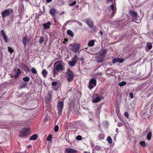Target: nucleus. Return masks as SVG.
<instances>
[{
  "label": "nucleus",
  "instance_id": "obj_21",
  "mask_svg": "<svg viewBox=\"0 0 153 153\" xmlns=\"http://www.w3.org/2000/svg\"><path fill=\"white\" fill-rule=\"evenodd\" d=\"M42 73L44 78L46 77L48 74V72L46 70L44 69L42 71Z\"/></svg>",
  "mask_w": 153,
  "mask_h": 153
},
{
  "label": "nucleus",
  "instance_id": "obj_25",
  "mask_svg": "<svg viewBox=\"0 0 153 153\" xmlns=\"http://www.w3.org/2000/svg\"><path fill=\"white\" fill-rule=\"evenodd\" d=\"M152 133L151 132L148 133L147 136V139L148 140H151L152 136Z\"/></svg>",
  "mask_w": 153,
  "mask_h": 153
},
{
  "label": "nucleus",
  "instance_id": "obj_34",
  "mask_svg": "<svg viewBox=\"0 0 153 153\" xmlns=\"http://www.w3.org/2000/svg\"><path fill=\"white\" fill-rule=\"evenodd\" d=\"M44 41V38L42 36H41L40 38L39 42V44H42Z\"/></svg>",
  "mask_w": 153,
  "mask_h": 153
},
{
  "label": "nucleus",
  "instance_id": "obj_55",
  "mask_svg": "<svg viewBox=\"0 0 153 153\" xmlns=\"http://www.w3.org/2000/svg\"><path fill=\"white\" fill-rule=\"evenodd\" d=\"M99 75L101 76L102 75V74L101 73H99Z\"/></svg>",
  "mask_w": 153,
  "mask_h": 153
},
{
  "label": "nucleus",
  "instance_id": "obj_28",
  "mask_svg": "<svg viewBox=\"0 0 153 153\" xmlns=\"http://www.w3.org/2000/svg\"><path fill=\"white\" fill-rule=\"evenodd\" d=\"M27 38L26 37H23L22 39V42L25 46H26V44L27 43Z\"/></svg>",
  "mask_w": 153,
  "mask_h": 153
},
{
  "label": "nucleus",
  "instance_id": "obj_22",
  "mask_svg": "<svg viewBox=\"0 0 153 153\" xmlns=\"http://www.w3.org/2000/svg\"><path fill=\"white\" fill-rule=\"evenodd\" d=\"M37 137V135L36 134H34L30 137V140H34L36 139Z\"/></svg>",
  "mask_w": 153,
  "mask_h": 153
},
{
  "label": "nucleus",
  "instance_id": "obj_56",
  "mask_svg": "<svg viewBox=\"0 0 153 153\" xmlns=\"http://www.w3.org/2000/svg\"><path fill=\"white\" fill-rule=\"evenodd\" d=\"M65 13V12L63 11L62 12V14H64Z\"/></svg>",
  "mask_w": 153,
  "mask_h": 153
},
{
  "label": "nucleus",
  "instance_id": "obj_40",
  "mask_svg": "<svg viewBox=\"0 0 153 153\" xmlns=\"http://www.w3.org/2000/svg\"><path fill=\"white\" fill-rule=\"evenodd\" d=\"M101 97L97 96L96 97V103L100 101L101 99Z\"/></svg>",
  "mask_w": 153,
  "mask_h": 153
},
{
  "label": "nucleus",
  "instance_id": "obj_2",
  "mask_svg": "<svg viewBox=\"0 0 153 153\" xmlns=\"http://www.w3.org/2000/svg\"><path fill=\"white\" fill-rule=\"evenodd\" d=\"M107 52L106 50H103L102 51L100 52L99 54H97V56L96 57V61H97L98 62L101 63L103 61ZM96 55H97V54Z\"/></svg>",
  "mask_w": 153,
  "mask_h": 153
},
{
  "label": "nucleus",
  "instance_id": "obj_54",
  "mask_svg": "<svg viewBox=\"0 0 153 153\" xmlns=\"http://www.w3.org/2000/svg\"><path fill=\"white\" fill-rule=\"evenodd\" d=\"M113 0H108V2H112Z\"/></svg>",
  "mask_w": 153,
  "mask_h": 153
},
{
  "label": "nucleus",
  "instance_id": "obj_60",
  "mask_svg": "<svg viewBox=\"0 0 153 153\" xmlns=\"http://www.w3.org/2000/svg\"><path fill=\"white\" fill-rule=\"evenodd\" d=\"M90 120H92L91 119V118H90Z\"/></svg>",
  "mask_w": 153,
  "mask_h": 153
},
{
  "label": "nucleus",
  "instance_id": "obj_8",
  "mask_svg": "<svg viewBox=\"0 0 153 153\" xmlns=\"http://www.w3.org/2000/svg\"><path fill=\"white\" fill-rule=\"evenodd\" d=\"M10 14V12L9 9H6L4 10L1 13V14L3 19L5 18L6 17L9 16Z\"/></svg>",
  "mask_w": 153,
  "mask_h": 153
},
{
  "label": "nucleus",
  "instance_id": "obj_16",
  "mask_svg": "<svg viewBox=\"0 0 153 153\" xmlns=\"http://www.w3.org/2000/svg\"><path fill=\"white\" fill-rule=\"evenodd\" d=\"M51 99V95L50 93H48L45 98V101L46 102H48Z\"/></svg>",
  "mask_w": 153,
  "mask_h": 153
},
{
  "label": "nucleus",
  "instance_id": "obj_31",
  "mask_svg": "<svg viewBox=\"0 0 153 153\" xmlns=\"http://www.w3.org/2000/svg\"><path fill=\"white\" fill-rule=\"evenodd\" d=\"M147 48L150 50L152 48V45L151 43L150 42H149L147 43Z\"/></svg>",
  "mask_w": 153,
  "mask_h": 153
},
{
  "label": "nucleus",
  "instance_id": "obj_62",
  "mask_svg": "<svg viewBox=\"0 0 153 153\" xmlns=\"http://www.w3.org/2000/svg\"><path fill=\"white\" fill-rule=\"evenodd\" d=\"M11 10L13 11L12 9H11Z\"/></svg>",
  "mask_w": 153,
  "mask_h": 153
},
{
  "label": "nucleus",
  "instance_id": "obj_24",
  "mask_svg": "<svg viewBox=\"0 0 153 153\" xmlns=\"http://www.w3.org/2000/svg\"><path fill=\"white\" fill-rule=\"evenodd\" d=\"M94 44V40H91L89 41L88 43V45L90 47L93 46Z\"/></svg>",
  "mask_w": 153,
  "mask_h": 153
},
{
  "label": "nucleus",
  "instance_id": "obj_11",
  "mask_svg": "<svg viewBox=\"0 0 153 153\" xmlns=\"http://www.w3.org/2000/svg\"><path fill=\"white\" fill-rule=\"evenodd\" d=\"M124 61V60L122 58H114L112 61V62L113 64H115L116 62H119L120 63L123 62Z\"/></svg>",
  "mask_w": 153,
  "mask_h": 153
},
{
  "label": "nucleus",
  "instance_id": "obj_7",
  "mask_svg": "<svg viewBox=\"0 0 153 153\" xmlns=\"http://www.w3.org/2000/svg\"><path fill=\"white\" fill-rule=\"evenodd\" d=\"M63 107V103L62 102L59 101L57 104V108L58 111V113L60 114L62 111Z\"/></svg>",
  "mask_w": 153,
  "mask_h": 153
},
{
  "label": "nucleus",
  "instance_id": "obj_30",
  "mask_svg": "<svg viewBox=\"0 0 153 153\" xmlns=\"http://www.w3.org/2000/svg\"><path fill=\"white\" fill-rule=\"evenodd\" d=\"M126 84V83L125 81H122L120 82L118 84V85L120 86H122L125 85Z\"/></svg>",
  "mask_w": 153,
  "mask_h": 153
},
{
  "label": "nucleus",
  "instance_id": "obj_45",
  "mask_svg": "<svg viewBox=\"0 0 153 153\" xmlns=\"http://www.w3.org/2000/svg\"><path fill=\"white\" fill-rule=\"evenodd\" d=\"M129 96L131 98H134L133 94L132 93H130L129 94Z\"/></svg>",
  "mask_w": 153,
  "mask_h": 153
},
{
  "label": "nucleus",
  "instance_id": "obj_17",
  "mask_svg": "<svg viewBox=\"0 0 153 153\" xmlns=\"http://www.w3.org/2000/svg\"><path fill=\"white\" fill-rule=\"evenodd\" d=\"M27 85V83L25 82H21L20 83V84L19 87V89H21L25 88Z\"/></svg>",
  "mask_w": 153,
  "mask_h": 153
},
{
  "label": "nucleus",
  "instance_id": "obj_43",
  "mask_svg": "<svg viewBox=\"0 0 153 153\" xmlns=\"http://www.w3.org/2000/svg\"><path fill=\"white\" fill-rule=\"evenodd\" d=\"M124 115L127 118H128V112L127 111H126L124 113Z\"/></svg>",
  "mask_w": 153,
  "mask_h": 153
},
{
  "label": "nucleus",
  "instance_id": "obj_53",
  "mask_svg": "<svg viewBox=\"0 0 153 153\" xmlns=\"http://www.w3.org/2000/svg\"><path fill=\"white\" fill-rule=\"evenodd\" d=\"M27 42H29L30 41V39H29L27 38Z\"/></svg>",
  "mask_w": 153,
  "mask_h": 153
},
{
  "label": "nucleus",
  "instance_id": "obj_20",
  "mask_svg": "<svg viewBox=\"0 0 153 153\" xmlns=\"http://www.w3.org/2000/svg\"><path fill=\"white\" fill-rule=\"evenodd\" d=\"M86 23L91 27H93V23L92 21L90 20H86Z\"/></svg>",
  "mask_w": 153,
  "mask_h": 153
},
{
  "label": "nucleus",
  "instance_id": "obj_42",
  "mask_svg": "<svg viewBox=\"0 0 153 153\" xmlns=\"http://www.w3.org/2000/svg\"><path fill=\"white\" fill-rule=\"evenodd\" d=\"M59 129V127L58 126H56L54 128V130L55 132H57Z\"/></svg>",
  "mask_w": 153,
  "mask_h": 153
},
{
  "label": "nucleus",
  "instance_id": "obj_46",
  "mask_svg": "<svg viewBox=\"0 0 153 153\" xmlns=\"http://www.w3.org/2000/svg\"><path fill=\"white\" fill-rule=\"evenodd\" d=\"M118 126H122V124L121 123H119L118 124Z\"/></svg>",
  "mask_w": 153,
  "mask_h": 153
},
{
  "label": "nucleus",
  "instance_id": "obj_12",
  "mask_svg": "<svg viewBox=\"0 0 153 153\" xmlns=\"http://www.w3.org/2000/svg\"><path fill=\"white\" fill-rule=\"evenodd\" d=\"M65 153H75L77 152V151L73 148H68L65 149Z\"/></svg>",
  "mask_w": 153,
  "mask_h": 153
},
{
  "label": "nucleus",
  "instance_id": "obj_27",
  "mask_svg": "<svg viewBox=\"0 0 153 153\" xmlns=\"http://www.w3.org/2000/svg\"><path fill=\"white\" fill-rule=\"evenodd\" d=\"M140 145L143 147H145L146 146V144L144 141H141L140 142Z\"/></svg>",
  "mask_w": 153,
  "mask_h": 153
},
{
  "label": "nucleus",
  "instance_id": "obj_41",
  "mask_svg": "<svg viewBox=\"0 0 153 153\" xmlns=\"http://www.w3.org/2000/svg\"><path fill=\"white\" fill-rule=\"evenodd\" d=\"M76 3V1H74L73 2L70 3L69 4V6H73Z\"/></svg>",
  "mask_w": 153,
  "mask_h": 153
},
{
  "label": "nucleus",
  "instance_id": "obj_48",
  "mask_svg": "<svg viewBox=\"0 0 153 153\" xmlns=\"http://www.w3.org/2000/svg\"><path fill=\"white\" fill-rule=\"evenodd\" d=\"M99 33L100 34L101 36H102L103 34V33L102 31H100Z\"/></svg>",
  "mask_w": 153,
  "mask_h": 153
},
{
  "label": "nucleus",
  "instance_id": "obj_47",
  "mask_svg": "<svg viewBox=\"0 0 153 153\" xmlns=\"http://www.w3.org/2000/svg\"><path fill=\"white\" fill-rule=\"evenodd\" d=\"M79 59H80L81 60L83 61L84 60V58L83 57H82L79 58Z\"/></svg>",
  "mask_w": 153,
  "mask_h": 153
},
{
  "label": "nucleus",
  "instance_id": "obj_52",
  "mask_svg": "<svg viewBox=\"0 0 153 153\" xmlns=\"http://www.w3.org/2000/svg\"><path fill=\"white\" fill-rule=\"evenodd\" d=\"M118 129L117 128H116V131L117 132V133H118Z\"/></svg>",
  "mask_w": 153,
  "mask_h": 153
},
{
  "label": "nucleus",
  "instance_id": "obj_49",
  "mask_svg": "<svg viewBox=\"0 0 153 153\" xmlns=\"http://www.w3.org/2000/svg\"><path fill=\"white\" fill-rule=\"evenodd\" d=\"M52 0H46V2L47 3H49Z\"/></svg>",
  "mask_w": 153,
  "mask_h": 153
},
{
  "label": "nucleus",
  "instance_id": "obj_50",
  "mask_svg": "<svg viewBox=\"0 0 153 153\" xmlns=\"http://www.w3.org/2000/svg\"><path fill=\"white\" fill-rule=\"evenodd\" d=\"M93 102L94 103H96V99H94L93 100Z\"/></svg>",
  "mask_w": 153,
  "mask_h": 153
},
{
  "label": "nucleus",
  "instance_id": "obj_4",
  "mask_svg": "<svg viewBox=\"0 0 153 153\" xmlns=\"http://www.w3.org/2000/svg\"><path fill=\"white\" fill-rule=\"evenodd\" d=\"M30 128L29 127L25 128L23 130L21 131L19 136L21 137H23L29 134L30 131Z\"/></svg>",
  "mask_w": 153,
  "mask_h": 153
},
{
  "label": "nucleus",
  "instance_id": "obj_26",
  "mask_svg": "<svg viewBox=\"0 0 153 153\" xmlns=\"http://www.w3.org/2000/svg\"><path fill=\"white\" fill-rule=\"evenodd\" d=\"M67 33L68 35H70L72 37L74 36V33L71 30H69L67 31Z\"/></svg>",
  "mask_w": 153,
  "mask_h": 153
},
{
  "label": "nucleus",
  "instance_id": "obj_61",
  "mask_svg": "<svg viewBox=\"0 0 153 153\" xmlns=\"http://www.w3.org/2000/svg\"><path fill=\"white\" fill-rule=\"evenodd\" d=\"M97 75H98L97 74H96V76H97Z\"/></svg>",
  "mask_w": 153,
  "mask_h": 153
},
{
  "label": "nucleus",
  "instance_id": "obj_57",
  "mask_svg": "<svg viewBox=\"0 0 153 153\" xmlns=\"http://www.w3.org/2000/svg\"><path fill=\"white\" fill-rule=\"evenodd\" d=\"M67 40H68L67 39H64V41H67Z\"/></svg>",
  "mask_w": 153,
  "mask_h": 153
},
{
  "label": "nucleus",
  "instance_id": "obj_51",
  "mask_svg": "<svg viewBox=\"0 0 153 153\" xmlns=\"http://www.w3.org/2000/svg\"><path fill=\"white\" fill-rule=\"evenodd\" d=\"M78 23L79 25H80V26H82V23H81V22H78Z\"/></svg>",
  "mask_w": 153,
  "mask_h": 153
},
{
  "label": "nucleus",
  "instance_id": "obj_6",
  "mask_svg": "<svg viewBox=\"0 0 153 153\" xmlns=\"http://www.w3.org/2000/svg\"><path fill=\"white\" fill-rule=\"evenodd\" d=\"M129 14L131 16L134 20H136L137 17H139L137 13L133 10H130L129 12Z\"/></svg>",
  "mask_w": 153,
  "mask_h": 153
},
{
  "label": "nucleus",
  "instance_id": "obj_37",
  "mask_svg": "<svg viewBox=\"0 0 153 153\" xmlns=\"http://www.w3.org/2000/svg\"><path fill=\"white\" fill-rule=\"evenodd\" d=\"M52 135L51 134H50L48 135V136L47 137L46 140L48 141H50L52 139Z\"/></svg>",
  "mask_w": 153,
  "mask_h": 153
},
{
  "label": "nucleus",
  "instance_id": "obj_15",
  "mask_svg": "<svg viewBox=\"0 0 153 153\" xmlns=\"http://www.w3.org/2000/svg\"><path fill=\"white\" fill-rule=\"evenodd\" d=\"M14 71L16 73L15 76V78H17L19 76L21 72L19 69L16 70V69H14Z\"/></svg>",
  "mask_w": 153,
  "mask_h": 153
},
{
  "label": "nucleus",
  "instance_id": "obj_39",
  "mask_svg": "<svg viewBox=\"0 0 153 153\" xmlns=\"http://www.w3.org/2000/svg\"><path fill=\"white\" fill-rule=\"evenodd\" d=\"M76 139L77 140H81L82 139V137L81 136L78 135L76 137Z\"/></svg>",
  "mask_w": 153,
  "mask_h": 153
},
{
  "label": "nucleus",
  "instance_id": "obj_58",
  "mask_svg": "<svg viewBox=\"0 0 153 153\" xmlns=\"http://www.w3.org/2000/svg\"><path fill=\"white\" fill-rule=\"evenodd\" d=\"M152 18L153 19V14L152 15Z\"/></svg>",
  "mask_w": 153,
  "mask_h": 153
},
{
  "label": "nucleus",
  "instance_id": "obj_5",
  "mask_svg": "<svg viewBox=\"0 0 153 153\" xmlns=\"http://www.w3.org/2000/svg\"><path fill=\"white\" fill-rule=\"evenodd\" d=\"M96 85V79L94 78L91 79L89 82L88 87L90 90L92 89Z\"/></svg>",
  "mask_w": 153,
  "mask_h": 153
},
{
  "label": "nucleus",
  "instance_id": "obj_1",
  "mask_svg": "<svg viewBox=\"0 0 153 153\" xmlns=\"http://www.w3.org/2000/svg\"><path fill=\"white\" fill-rule=\"evenodd\" d=\"M58 61H57L54 63V66L57 63ZM65 69L64 67L62 65L58 64L55 67H54L53 69V74L55 76L56 75H57L58 74V72L62 71L64 70Z\"/></svg>",
  "mask_w": 153,
  "mask_h": 153
},
{
  "label": "nucleus",
  "instance_id": "obj_3",
  "mask_svg": "<svg viewBox=\"0 0 153 153\" xmlns=\"http://www.w3.org/2000/svg\"><path fill=\"white\" fill-rule=\"evenodd\" d=\"M66 74V77L67 80L69 82H71L72 81L74 76V73L71 69H68Z\"/></svg>",
  "mask_w": 153,
  "mask_h": 153
},
{
  "label": "nucleus",
  "instance_id": "obj_10",
  "mask_svg": "<svg viewBox=\"0 0 153 153\" xmlns=\"http://www.w3.org/2000/svg\"><path fill=\"white\" fill-rule=\"evenodd\" d=\"M49 13L53 17H54L57 14V12L55 8H52L50 9Z\"/></svg>",
  "mask_w": 153,
  "mask_h": 153
},
{
  "label": "nucleus",
  "instance_id": "obj_29",
  "mask_svg": "<svg viewBox=\"0 0 153 153\" xmlns=\"http://www.w3.org/2000/svg\"><path fill=\"white\" fill-rule=\"evenodd\" d=\"M107 140L108 143L110 144H111L112 143V140L110 136H108L107 139Z\"/></svg>",
  "mask_w": 153,
  "mask_h": 153
},
{
  "label": "nucleus",
  "instance_id": "obj_18",
  "mask_svg": "<svg viewBox=\"0 0 153 153\" xmlns=\"http://www.w3.org/2000/svg\"><path fill=\"white\" fill-rule=\"evenodd\" d=\"M51 22H48L44 24V27L45 29H48L50 27L51 25Z\"/></svg>",
  "mask_w": 153,
  "mask_h": 153
},
{
  "label": "nucleus",
  "instance_id": "obj_38",
  "mask_svg": "<svg viewBox=\"0 0 153 153\" xmlns=\"http://www.w3.org/2000/svg\"><path fill=\"white\" fill-rule=\"evenodd\" d=\"M8 51L10 53H12L13 52V50L10 47H8Z\"/></svg>",
  "mask_w": 153,
  "mask_h": 153
},
{
  "label": "nucleus",
  "instance_id": "obj_9",
  "mask_svg": "<svg viewBox=\"0 0 153 153\" xmlns=\"http://www.w3.org/2000/svg\"><path fill=\"white\" fill-rule=\"evenodd\" d=\"M106 71L108 72V71H111V72L109 73H108L107 72L106 75L108 76H114V74H113V73H114V74H115L116 73V71L114 69H111L109 68L108 69L106 70Z\"/></svg>",
  "mask_w": 153,
  "mask_h": 153
},
{
  "label": "nucleus",
  "instance_id": "obj_32",
  "mask_svg": "<svg viewBox=\"0 0 153 153\" xmlns=\"http://www.w3.org/2000/svg\"><path fill=\"white\" fill-rule=\"evenodd\" d=\"M78 59V57L76 55H75L74 57H73L71 60L73 61H74L76 63L77 62Z\"/></svg>",
  "mask_w": 153,
  "mask_h": 153
},
{
  "label": "nucleus",
  "instance_id": "obj_23",
  "mask_svg": "<svg viewBox=\"0 0 153 153\" xmlns=\"http://www.w3.org/2000/svg\"><path fill=\"white\" fill-rule=\"evenodd\" d=\"M104 138V135L103 134H100L97 137L98 139L99 140H103Z\"/></svg>",
  "mask_w": 153,
  "mask_h": 153
},
{
  "label": "nucleus",
  "instance_id": "obj_33",
  "mask_svg": "<svg viewBox=\"0 0 153 153\" xmlns=\"http://www.w3.org/2000/svg\"><path fill=\"white\" fill-rule=\"evenodd\" d=\"M23 80L25 81L26 82H28L30 80V78L28 76H26L25 77H24L23 78Z\"/></svg>",
  "mask_w": 153,
  "mask_h": 153
},
{
  "label": "nucleus",
  "instance_id": "obj_14",
  "mask_svg": "<svg viewBox=\"0 0 153 153\" xmlns=\"http://www.w3.org/2000/svg\"><path fill=\"white\" fill-rule=\"evenodd\" d=\"M73 50L75 53H76L80 48V45L79 44H75L73 46Z\"/></svg>",
  "mask_w": 153,
  "mask_h": 153
},
{
  "label": "nucleus",
  "instance_id": "obj_13",
  "mask_svg": "<svg viewBox=\"0 0 153 153\" xmlns=\"http://www.w3.org/2000/svg\"><path fill=\"white\" fill-rule=\"evenodd\" d=\"M0 33L4 38V40L6 42H8V40L7 37L5 33L4 30H1L0 31Z\"/></svg>",
  "mask_w": 153,
  "mask_h": 153
},
{
  "label": "nucleus",
  "instance_id": "obj_19",
  "mask_svg": "<svg viewBox=\"0 0 153 153\" xmlns=\"http://www.w3.org/2000/svg\"><path fill=\"white\" fill-rule=\"evenodd\" d=\"M111 10L113 11V12L111 14V16L112 17L114 16V13H115L116 10V7H114L113 4L111 5Z\"/></svg>",
  "mask_w": 153,
  "mask_h": 153
},
{
  "label": "nucleus",
  "instance_id": "obj_36",
  "mask_svg": "<svg viewBox=\"0 0 153 153\" xmlns=\"http://www.w3.org/2000/svg\"><path fill=\"white\" fill-rule=\"evenodd\" d=\"M31 71L32 73H33L34 74H36L37 73V72L36 70L34 68H32V69H31Z\"/></svg>",
  "mask_w": 153,
  "mask_h": 153
},
{
  "label": "nucleus",
  "instance_id": "obj_59",
  "mask_svg": "<svg viewBox=\"0 0 153 153\" xmlns=\"http://www.w3.org/2000/svg\"><path fill=\"white\" fill-rule=\"evenodd\" d=\"M56 91L57 90V89H55V88L54 89Z\"/></svg>",
  "mask_w": 153,
  "mask_h": 153
},
{
  "label": "nucleus",
  "instance_id": "obj_35",
  "mask_svg": "<svg viewBox=\"0 0 153 153\" xmlns=\"http://www.w3.org/2000/svg\"><path fill=\"white\" fill-rule=\"evenodd\" d=\"M76 63L75 62L72 61L69 62V64L71 66H74L75 65Z\"/></svg>",
  "mask_w": 153,
  "mask_h": 153
},
{
  "label": "nucleus",
  "instance_id": "obj_44",
  "mask_svg": "<svg viewBox=\"0 0 153 153\" xmlns=\"http://www.w3.org/2000/svg\"><path fill=\"white\" fill-rule=\"evenodd\" d=\"M57 84V82L56 81L52 82V85L53 86H54L56 85Z\"/></svg>",
  "mask_w": 153,
  "mask_h": 153
}]
</instances>
